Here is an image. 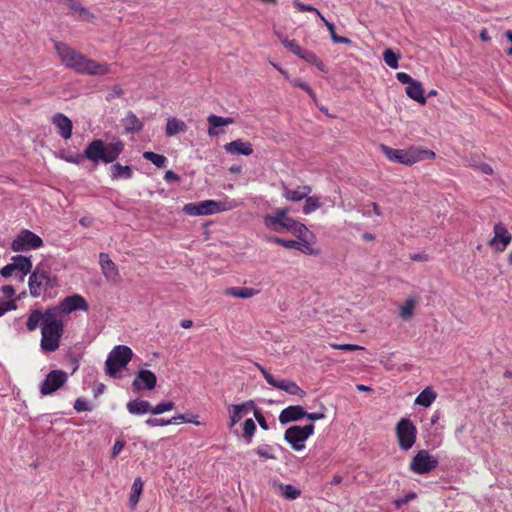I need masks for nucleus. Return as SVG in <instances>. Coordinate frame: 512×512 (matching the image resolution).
Instances as JSON below:
<instances>
[{
	"label": "nucleus",
	"instance_id": "1",
	"mask_svg": "<svg viewBox=\"0 0 512 512\" xmlns=\"http://www.w3.org/2000/svg\"><path fill=\"white\" fill-rule=\"evenodd\" d=\"M41 327L40 347L44 352H54L60 346L61 338L65 331L64 320L59 312L48 307L44 312L40 309L30 311L26 328L28 331H35Z\"/></svg>",
	"mask_w": 512,
	"mask_h": 512
},
{
	"label": "nucleus",
	"instance_id": "2",
	"mask_svg": "<svg viewBox=\"0 0 512 512\" xmlns=\"http://www.w3.org/2000/svg\"><path fill=\"white\" fill-rule=\"evenodd\" d=\"M124 146L120 139H113L111 142L94 139L86 146L83 153H68L62 150L60 158L73 164H80L83 159L91 161L95 166L100 163L110 164L119 158Z\"/></svg>",
	"mask_w": 512,
	"mask_h": 512
},
{
	"label": "nucleus",
	"instance_id": "3",
	"mask_svg": "<svg viewBox=\"0 0 512 512\" xmlns=\"http://www.w3.org/2000/svg\"><path fill=\"white\" fill-rule=\"evenodd\" d=\"M54 47L61 63L79 74L104 76L112 73L110 64L90 59L64 42L55 41Z\"/></svg>",
	"mask_w": 512,
	"mask_h": 512
},
{
	"label": "nucleus",
	"instance_id": "4",
	"mask_svg": "<svg viewBox=\"0 0 512 512\" xmlns=\"http://www.w3.org/2000/svg\"><path fill=\"white\" fill-rule=\"evenodd\" d=\"M379 150L389 161L405 166H412L423 160H433L436 156L434 151L414 145L407 149H395L381 143Z\"/></svg>",
	"mask_w": 512,
	"mask_h": 512
},
{
	"label": "nucleus",
	"instance_id": "5",
	"mask_svg": "<svg viewBox=\"0 0 512 512\" xmlns=\"http://www.w3.org/2000/svg\"><path fill=\"white\" fill-rule=\"evenodd\" d=\"M56 285L57 277L51 275L49 269L41 263L36 265L28 279L29 292L34 298L40 297L49 288H54Z\"/></svg>",
	"mask_w": 512,
	"mask_h": 512
},
{
	"label": "nucleus",
	"instance_id": "6",
	"mask_svg": "<svg viewBox=\"0 0 512 512\" xmlns=\"http://www.w3.org/2000/svg\"><path fill=\"white\" fill-rule=\"evenodd\" d=\"M133 357V351L126 345H116L105 361V373L110 377H117Z\"/></svg>",
	"mask_w": 512,
	"mask_h": 512
},
{
	"label": "nucleus",
	"instance_id": "7",
	"mask_svg": "<svg viewBox=\"0 0 512 512\" xmlns=\"http://www.w3.org/2000/svg\"><path fill=\"white\" fill-rule=\"evenodd\" d=\"M314 430L315 426L312 423L304 426L293 425L285 430L283 438L294 451H302L306 440L314 434Z\"/></svg>",
	"mask_w": 512,
	"mask_h": 512
},
{
	"label": "nucleus",
	"instance_id": "8",
	"mask_svg": "<svg viewBox=\"0 0 512 512\" xmlns=\"http://www.w3.org/2000/svg\"><path fill=\"white\" fill-rule=\"evenodd\" d=\"M230 208L231 206L227 202L209 199L196 203H187L183 207V212L190 216H207L226 211Z\"/></svg>",
	"mask_w": 512,
	"mask_h": 512
},
{
	"label": "nucleus",
	"instance_id": "9",
	"mask_svg": "<svg viewBox=\"0 0 512 512\" xmlns=\"http://www.w3.org/2000/svg\"><path fill=\"white\" fill-rule=\"evenodd\" d=\"M399 447L407 451L413 447L417 439V428L410 418H401L395 427Z\"/></svg>",
	"mask_w": 512,
	"mask_h": 512
},
{
	"label": "nucleus",
	"instance_id": "10",
	"mask_svg": "<svg viewBox=\"0 0 512 512\" xmlns=\"http://www.w3.org/2000/svg\"><path fill=\"white\" fill-rule=\"evenodd\" d=\"M68 381V374L64 370L55 369L48 372L39 385V392L42 396L53 394L62 388Z\"/></svg>",
	"mask_w": 512,
	"mask_h": 512
},
{
	"label": "nucleus",
	"instance_id": "11",
	"mask_svg": "<svg viewBox=\"0 0 512 512\" xmlns=\"http://www.w3.org/2000/svg\"><path fill=\"white\" fill-rule=\"evenodd\" d=\"M439 464L437 457L428 450H419L410 462L409 469L419 475H425L434 470Z\"/></svg>",
	"mask_w": 512,
	"mask_h": 512
},
{
	"label": "nucleus",
	"instance_id": "12",
	"mask_svg": "<svg viewBox=\"0 0 512 512\" xmlns=\"http://www.w3.org/2000/svg\"><path fill=\"white\" fill-rule=\"evenodd\" d=\"M43 240L40 236L28 229H22L13 239L11 249L13 251L35 250L43 246Z\"/></svg>",
	"mask_w": 512,
	"mask_h": 512
},
{
	"label": "nucleus",
	"instance_id": "13",
	"mask_svg": "<svg viewBox=\"0 0 512 512\" xmlns=\"http://www.w3.org/2000/svg\"><path fill=\"white\" fill-rule=\"evenodd\" d=\"M59 312L62 318L74 311H88L89 305L85 298L80 294H73L62 299L58 305L49 306Z\"/></svg>",
	"mask_w": 512,
	"mask_h": 512
},
{
	"label": "nucleus",
	"instance_id": "14",
	"mask_svg": "<svg viewBox=\"0 0 512 512\" xmlns=\"http://www.w3.org/2000/svg\"><path fill=\"white\" fill-rule=\"evenodd\" d=\"M263 222L270 230L282 233L288 231L291 224H295V219L285 215L284 211H275L274 214H267L263 217Z\"/></svg>",
	"mask_w": 512,
	"mask_h": 512
},
{
	"label": "nucleus",
	"instance_id": "15",
	"mask_svg": "<svg viewBox=\"0 0 512 512\" xmlns=\"http://www.w3.org/2000/svg\"><path fill=\"white\" fill-rule=\"evenodd\" d=\"M157 385L156 374L148 369H140L136 372L132 382V389L136 392L153 390Z\"/></svg>",
	"mask_w": 512,
	"mask_h": 512
},
{
	"label": "nucleus",
	"instance_id": "16",
	"mask_svg": "<svg viewBox=\"0 0 512 512\" xmlns=\"http://www.w3.org/2000/svg\"><path fill=\"white\" fill-rule=\"evenodd\" d=\"M494 237L489 240L488 245L496 251L503 252L512 241V235L502 222H498L493 228Z\"/></svg>",
	"mask_w": 512,
	"mask_h": 512
},
{
	"label": "nucleus",
	"instance_id": "17",
	"mask_svg": "<svg viewBox=\"0 0 512 512\" xmlns=\"http://www.w3.org/2000/svg\"><path fill=\"white\" fill-rule=\"evenodd\" d=\"M305 415L306 410L301 405H290L280 412L278 420L281 425H287L303 419Z\"/></svg>",
	"mask_w": 512,
	"mask_h": 512
},
{
	"label": "nucleus",
	"instance_id": "18",
	"mask_svg": "<svg viewBox=\"0 0 512 512\" xmlns=\"http://www.w3.org/2000/svg\"><path fill=\"white\" fill-rule=\"evenodd\" d=\"M255 408V402L253 400H248L242 404H232L228 407L229 412V427L235 426L244 414L248 413V411Z\"/></svg>",
	"mask_w": 512,
	"mask_h": 512
},
{
	"label": "nucleus",
	"instance_id": "19",
	"mask_svg": "<svg viewBox=\"0 0 512 512\" xmlns=\"http://www.w3.org/2000/svg\"><path fill=\"white\" fill-rule=\"evenodd\" d=\"M224 149L227 153L232 155H245L249 156L253 153V148L251 143L244 142L241 139H237L234 141H231L229 143H226L224 145Z\"/></svg>",
	"mask_w": 512,
	"mask_h": 512
},
{
	"label": "nucleus",
	"instance_id": "20",
	"mask_svg": "<svg viewBox=\"0 0 512 512\" xmlns=\"http://www.w3.org/2000/svg\"><path fill=\"white\" fill-rule=\"evenodd\" d=\"M312 191L311 186L303 185L298 186L296 189L292 190L288 187H283V196L289 201L299 202L305 199Z\"/></svg>",
	"mask_w": 512,
	"mask_h": 512
},
{
	"label": "nucleus",
	"instance_id": "21",
	"mask_svg": "<svg viewBox=\"0 0 512 512\" xmlns=\"http://www.w3.org/2000/svg\"><path fill=\"white\" fill-rule=\"evenodd\" d=\"M12 262L15 268V271H19L21 273L20 280L23 281L24 277L27 274H31L32 270V261L31 257L24 256V255H15L12 257Z\"/></svg>",
	"mask_w": 512,
	"mask_h": 512
},
{
	"label": "nucleus",
	"instance_id": "22",
	"mask_svg": "<svg viewBox=\"0 0 512 512\" xmlns=\"http://www.w3.org/2000/svg\"><path fill=\"white\" fill-rule=\"evenodd\" d=\"M110 177L112 180H118V179H131L134 174L133 166L131 165H122L118 162L114 163L112 162V166L110 168Z\"/></svg>",
	"mask_w": 512,
	"mask_h": 512
},
{
	"label": "nucleus",
	"instance_id": "23",
	"mask_svg": "<svg viewBox=\"0 0 512 512\" xmlns=\"http://www.w3.org/2000/svg\"><path fill=\"white\" fill-rule=\"evenodd\" d=\"M99 263L104 276L107 279H114L118 276V269L107 253H100Z\"/></svg>",
	"mask_w": 512,
	"mask_h": 512
},
{
	"label": "nucleus",
	"instance_id": "24",
	"mask_svg": "<svg viewBox=\"0 0 512 512\" xmlns=\"http://www.w3.org/2000/svg\"><path fill=\"white\" fill-rule=\"evenodd\" d=\"M126 408L130 414L143 415L151 412L152 406L147 400H131L127 403Z\"/></svg>",
	"mask_w": 512,
	"mask_h": 512
},
{
	"label": "nucleus",
	"instance_id": "25",
	"mask_svg": "<svg viewBox=\"0 0 512 512\" xmlns=\"http://www.w3.org/2000/svg\"><path fill=\"white\" fill-rule=\"evenodd\" d=\"M274 486L278 488L280 494L287 500H295L301 495V490L292 484L274 481Z\"/></svg>",
	"mask_w": 512,
	"mask_h": 512
},
{
	"label": "nucleus",
	"instance_id": "26",
	"mask_svg": "<svg viewBox=\"0 0 512 512\" xmlns=\"http://www.w3.org/2000/svg\"><path fill=\"white\" fill-rule=\"evenodd\" d=\"M437 397V393L430 387L424 388L415 399V405L428 408L434 402Z\"/></svg>",
	"mask_w": 512,
	"mask_h": 512
},
{
	"label": "nucleus",
	"instance_id": "27",
	"mask_svg": "<svg viewBox=\"0 0 512 512\" xmlns=\"http://www.w3.org/2000/svg\"><path fill=\"white\" fill-rule=\"evenodd\" d=\"M406 94L413 100L419 102L420 104L426 103V98L424 96V89L422 84L415 80L412 84L406 87Z\"/></svg>",
	"mask_w": 512,
	"mask_h": 512
},
{
	"label": "nucleus",
	"instance_id": "28",
	"mask_svg": "<svg viewBox=\"0 0 512 512\" xmlns=\"http://www.w3.org/2000/svg\"><path fill=\"white\" fill-rule=\"evenodd\" d=\"M143 491V482L140 477H137L131 487V493L129 497V507L134 510L139 502L140 496Z\"/></svg>",
	"mask_w": 512,
	"mask_h": 512
},
{
	"label": "nucleus",
	"instance_id": "29",
	"mask_svg": "<svg viewBox=\"0 0 512 512\" xmlns=\"http://www.w3.org/2000/svg\"><path fill=\"white\" fill-rule=\"evenodd\" d=\"M299 58L316 66L321 72H326V65L313 51L304 48Z\"/></svg>",
	"mask_w": 512,
	"mask_h": 512
},
{
	"label": "nucleus",
	"instance_id": "30",
	"mask_svg": "<svg viewBox=\"0 0 512 512\" xmlns=\"http://www.w3.org/2000/svg\"><path fill=\"white\" fill-rule=\"evenodd\" d=\"M258 293L254 288L248 287H231L226 290V294L240 298V299H248Z\"/></svg>",
	"mask_w": 512,
	"mask_h": 512
},
{
	"label": "nucleus",
	"instance_id": "31",
	"mask_svg": "<svg viewBox=\"0 0 512 512\" xmlns=\"http://www.w3.org/2000/svg\"><path fill=\"white\" fill-rule=\"evenodd\" d=\"M256 430L257 427L253 419L248 418L244 421L242 439L246 444L252 443Z\"/></svg>",
	"mask_w": 512,
	"mask_h": 512
},
{
	"label": "nucleus",
	"instance_id": "32",
	"mask_svg": "<svg viewBox=\"0 0 512 512\" xmlns=\"http://www.w3.org/2000/svg\"><path fill=\"white\" fill-rule=\"evenodd\" d=\"M142 156L144 159L151 161L157 168H165L168 163V160L164 155L153 151H145Z\"/></svg>",
	"mask_w": 512,
	"mask_h": 512
},
{
	"label": "nucleus",
	"instance_id": "33",
	"mask_svg": "<svg viewBox=\"0 0 512 512\" xmlns=\"http://www.w3.org/2000/svg\"><path fill=\"white\" fill-rule=\"evenodd\" d=\"M67 6L79 13V18L82 20H90L93 18V15L84 7H82L81 3L78 0H64Z\"/></svg>",
	"mask_w": 512,
	"mask_h": 512
},
{
	"label": "nucleus",
	"instance_id": "34",
	"mask_svg": "<svg viewBox=\"0 0 512 512\" xmlns=\"http://www.w3.org/2000/svg\"><path fill=\"white\" fill-rule=\"evenodd\" d=\"M235 120L232 117H221L216 115H210L208 117V128H220L223 126L235 124Z\"/></svg>",
	"mask_w": 512,
	"mask_h": 512
},
{
	"label": "nucleus",
	"instance_id": "35",
	"mask_svg": "<svg viewBox=\"0 0 512 512\" xmlns=\"http://www.w3.org/2000/svg\"><path fill=\"white\" fill-rule=\"evenodd\" d=\"M320 19L324 22L325 26L327 27V29L330 33L331 39L334 43H342V44H350L351 43V40L349 38L337 35L335 32V25L333 23L329 22L328 20H326L324 16H321Z\"/></svg>",
	"mask_w": 512,
	"mask_h": 512
},
{
	"label": "nucleus",
	"instance_id": "36",
	"mask_svg": "<svg viewBox=\"0 0 512 512\" xmlns=\"http://www.w3.org/2000/svg\"><path fill=\"white\" fill-rule=\"evenodd\" d=\"M282 45L288 49L291 53H293L294 55H296L297 57H299L302 53V51L304 50V48H302L296 40L292 39H288L286 37H282L280 35H278Z\"/></svg>",
	"mask_w": 512,
	"mask_h": 512
},
{
	"label": "nucleus",
	"instance_id": "37",
	"mask_svg": "<svg viewBox=\"0 0 512 512\" xmlns=\"http://www.w3.org/2000/svg\"><path fill=\"white\" fill-rule=\"evenodd\" d=\"M320 207H321V203H320L319 197L315 196V195L314 196L308 195L305 198V204L303 206V213L308 215Z\"/></svg>",
	"mask_w": 512,
	"mask_h": 512
},
{
	"label": "nucleus",
	"instance_id": "38",
	"mask_svg": "<svg viewBox=\"0 0 512 512\" xmlns=\"http://www.w3.org/2000/svg\"><path fill=\"white\" fill-rule=\"evenodd\" d=\"M267 240L271 243L281 245L287 249H295L296 250V248H298V245H299V241L291 240V239L287 240V239H283V238H280L277 236H270L267 238Z\"/></svg>",
	"mask_w": 512,
	"mask_h": 512
},
{
	"label": "nucleus",
	"instance_id": "39",
	"mask_svg": "<svg viewBox=\"0 0 512 512\" xmlns=\"http://www.w3.org/2000/svg\"><path fill=\"white\" fill-rule=\"evenodd\" d=\"M263 460L272 459L275 460L276 456L272 453V446L269 444H263L253 450Z\"/></svg>",
	"mask_w": 512,
	"mask_h": 512
},
{
	"label": "nucleus",
	"instance_id": "40",
	"mask_svg": "<svg viewBox=\"0 0 512 512\" xmlns=\"http://www.w3.org/2000/svg\"><path fill=\"white\" fill-rule=\"evenodd\" d=\"M400 56L396 54L392 49H386L383 52V59L385 63L392 69L398 68V61Z\"/></svg>",
	"mask_w": 512,
	"mask_h": 512
},
{
	"label": "nucleus",
	"instance_id": "41",
	"mask_svg": "<svg viewBox=\"0 0 512 512\" xmlns=\"http://www.w3.org/2000/svg\"><path fill=\"white\" fill-rule=\"evenodd\" d=\"M296 238H298L299 242H306V241H315V235L312 231H310L305 224H301L298 226V231Z\"/></svg>",
	"mask_w": 512,
	"mask_h": 512
},
{
	"label": "nucleus",
	"instance_id": "42",
	"mask_svg": "<svg viewBox=\"0 0 512 512\" xmlns=\"http://www.w3.org/2000/svg\"><path fill=\"white\" fill-rule=\"evenodd\" d=\"M416 303L417 302L414 298L407 299L405 304L401 307L400 316L405 320L410 319L413 315Z\"/></svg>",
	"mask_w": 512,
	"mask_h": 512
},
{
	"label": "nucleus",
	"instance_id": "43",
	"mask_svg": "<svg viewBox=\"0 0 512 512\" xmlns=\"http://www.w3.org/2000/svg\"><path fill=\"white\" fill-rule=\"evenodd\" d=\"M52 124L56 128H73L72 121L62 113H57L53 116Z\"/></svg>",
	"mask_w": 512,
	"mask_h": 512
},
{
	"label": "nucleus",
	"instance_id": "44",
	"mask_svg": "<svg viewBox=\"0 0 512 512\" xmlns=\"http://www.w3.org/2000/svg\"><path fill=\"white\" fill-rule=\"evenodd\" d=\"M124 128H142L143 124L132 112H128L123 119Z\"/></svg>",
	"mask_w": 512,
	"mask_h": 512
},
{
	"label": "nucleus",
	"instance_id": "45",
	"mask_svg": "<svg viewBox=\"0 0 512 512\" xmlns=\"http://www.w3.org/2000/svg\"><path fill=\"white\" fill-rule=\"evenodd\" d=\"M175 403L173 401H162L156 406L152 407L151 413L154 415H160L164 412L171 411L174 409Z\"/></svg>",
	"mask_w": 512,
	"mask_h": 512
},
{
	"label": "nucleus",
	"instance_id": "46",
	"mask_svg": "<svg viewBox=\"0 0 512 512\" xmlns=\"http://www.w3.org/2000/svg\"><path fill=\"white\" fill-rule=\"evenodd\" d=\"M313 243H315V241L299 242L298 248H296V250L306 255L317 256L319 255L320 251L319 249L312 247Z\"/></svg>",
	"mask_w": 512,
	"mask_h": 512
},
{
	"label": "nucleus",
	"instance_id": "47",
	"mask_svg": "<svg viewBox=\"0 0 512 512\" xmlns=\"http://www.w3.org/2000/svg\"><path fill=\"white\" fill-rule=\"evenodd\" d=\"M146 425L150 426V427H156V426H168V425H171V424H175L177 423L176 422V418H170V419H163V418H148L146 421H145Z\"/></svg>",
	"mask_w": 512,
	"mask_h": 512
},
{
	"label": "nucleus",
	"instance_id": "48",
	"mask_svg": "<svg viewBox=\"0 0 512 512\" xmlns=\"http://www.w3.org/2000/svg\"><path fill=\"white\" fill-rule=\"evenodd\" d=\"M285 392L290 394V395H297V396H299L301 398L306 396V392L302 388H300L297 385V383L295 381H293V380L289 381Z\"/></svg>",
	"mask_w": 512,
	"mask_h": 512
},
{
	"label": "nucleus",
	"instance_id": "49",
	"mask_svg": "<svg viewBox=\"0 0 512 512\" xmlns=\"http://www.w3.org/2000/svg\"><path fill=\"white\" fill-rule=\"evenodd\" d=\"M320 411L319 412H307L304 418H307L310 421H318L325 418L326 407L323 403L319 404Z\"/></svg>",
	"mask_w": 512,
	"mask_h": 512
},
{
	"label": "nucleus",
	"instance_id": "50",
	"mask_svg": "<svg viewBox=\"0 0 512 512\" xmlns=\"http://www.w3.org/2000/svg\"><path fill=\"white\" fill-rule=\"evenodd\" d=\"M417 498V494L415 492H410L403 497H399L393 501V504L396 509H400L403 505L407 504L411 500Z\"/></svg>",
	"mask_w": 512,
	"mask_h": 512
},
{
	"label": "nucleus",
	"instance_id": "51",
	"mask_svg": "<svg viewBox=\"0 0 512 512\" xmlns=\"http://www.w3.org/2000/svg\"><path fill=\"white\" fill-rule=\"evenodd\" d=\"M253 412H254V417H255V420L257 421V423L259 424V426L263 429V430H268L269 429V425L262 413V411L257 408L255 406V408L252 409Z\"/></svg>",
	"mask_w": 512,
	"mask_h": 512
},
{
	"label": "nucleus",
	"instance_id": "52",
	"mask_svg": "<svg viewBox=\"0 0 512 512\" xmlns=\"http://www.w3.org/2000/svg\"><path fill=\"white\" fill-rule=\"evenodd\" d=\"M173 418H176V421L181 420L184 423H192L197 426L201 424L199 421L196 420L197 415H194L192 413L178 414L176 416H173Z\"/></svg>",
	"mask_w": 512,
	"mask_h": 512
},
{
	"label": "nucleus",
	"instance_id": "53",
	"mask_svg": "<svg viewBox=\"0 0 512 512\" xmlns=\"http://www.w3.org/2000/svg\"><path fill=\"white\" fill-rule=\"evenodd\" d=\"M290 84L293 87H299L302 90L306 91L311 97H315V93L311 89V87L307 83L301 81L300 79H292V80H290Z\"/></svg>",
	"mask_w": 512,
	"mask_h": 512
},
{
	"label": "nucleus",
	"instance_id": "54",
	"mask_svg": "<svg viewBox=\"0 0 512 512\" xmlns=\"http://www.w3.org/2000/svg\"><path fill=\"white\" fill-rule=\"evenodd\" d=\"M124 94L123 89L120 85H114L106 96L107 101H112L116 98H120Z\"/></svg>",
	"mask_w": 512,
	"mask_h": 512
},
{
	"label": "nucleus",
	"instance_id": "55",
	"mask_svg": "<svg viewBox=\"0 0 512 512\" xmlns=\"http://www.w3.org/2000/svg\"><path fill=\"white\" fill-rule=\"evenodd\" d=\"M74 409L77 412H84V411L92 410V408L88 405L87 401L81 397H79L75 400Z\"/></svg>",
	"mask_w": 512,
	"mask_h": 512
},
{
	"label": "nucleus",
	"instance_id": "56",
	"mask_svg": "<svg viewBox=\"0 0 512 512\" xmlns=\"http://www.w3.org/2000/svg\"><path fill=\"white\" fill-rule=\"evenodd\" d=\"M331 346L333 348H335V349L345 350V351H356V350H363L364 349V347H362L360 345L350 344V343H346V344H332Z\"/></svg>",
	"mask_w": 512,
	"mask_h": 512
},
{
	"label": "nucleus",
	"instance_id": "57",
	"mask_svg": "<svg viewBox=\"0 0 512 512\" xmlns=\"http://www.w3.org/2000/svg\"><path fill=\"white\" fill-rule=\"evenodd\" d=\"M471 167H473L474 169L480 171L481 173L483 174H486V175H492L493 174V169L492 167L485 163V162H479L478 164H471Z\"/></svg>",
	"mask_w": 512,
	"mask_h": 512
},
{
	"label": "nucleus",
	"instance_id": "58",
	"mask_svg": "<svg viewBox=\"0 0 512 512\" xmlns=\"http://www.w3.org/2000/svg\"><path fill=\"white\" fill-rule=\"evenodd\" d=\"M295 6L298 8L301 12H314L316 13L320 18L323 16L315 7L309 4H304L302 2H296Z\"/></svg>",
	"mask_w": 512,
	"mask_h": 512
},
{
	"label": "nucleus",
	"instance_id": "59",
	"mask_svg": "<svg viewBox=\"0 0 512 512\" xmlns=\"http://www.w3.org/2000/svg\"><path fill=\"white\" fill-rule=\"evenodd\" d=\"M289 381H290V379H276L274 377V379L272 380V382L269 385H271L274 388L285 391Z\"/></svg>",
	"mask_w": 512,
	"mask_h": 512
},
{
	"label": "nucleus",
	"instance_id": "60",
	"mask_svg": "<svg viewBox=\"0 0 512 512\" xmlns=\"http://www.w3.org/2000/svg\"><path fill=\"white\" fill-rule=\"evenodd\" d=\"M2 304L4 307L5 314L9 311H14L17 309V299L10 298L7 300H2Z\"/></svg>",
	"mask_w": 512,
	"mask_h": 512
},
{
	"label": "nucleus",
	"instance_id": "61",
	"mask_svg": "<svg viewBox=\"0 0 512 512\" xmlns=\"http://www.w3.org/2000/svg\"><path fill=\"white\" fill-rule=\"evenodd\" d=\"M396 78L399 82H401L402 84H406L407 86H409L415 81V79H413L409 74L405 72H398L396 74Z\"/></svg>",
	"mask_w": 512,
	"mask_h": 512
},
{
	"label": "nucleus",
	"instance_id": "62",
	"mask_svg": "<svg viewBox=\"0 0 512 512\" xmlns=\"http://www.w3.org/2000/svg\"><path fill=\"white\" fill-rule=\"evenodd\" d=\"M125 444L126 443L124 440H119V439L116 440L112 447L111 457L115 458L121 452V450L124 448Z\"/></svg>",
	"mask_w": 512,
	"mask_h": 512
},
{
	"label": "nucleus",
	"instance_id": "63",
	"mask_svg": "<svg viewBox=\"0 0 512 512\" xmlns=\"http://www.w3.org/2000/svg\"><path fill=\"white\" fill-rule=\"evenodd\" d=\"M14 271H15V268H14V265L12 262V263H9V264L3 266L0 269V275L4 278H9L10 276H12Z\"/></svg>",
	"mask_w": 512,
	"mask_h": 512
},
{
	"label": "nucleus",
	"instance_id": "64",
	"mask_svg": "<svg viewBox=\"0 0 512 512\" xmlns=\"http://www.w3.org/2000/svg\"><path fill=\"white\" fill-rule=\"evenodd\" d=\"M0 290L6 299H10L15 295V289L12 285H3Z\"/></svg>",
	"mask_w": 512,
	"mask_h": 512
}]
</instances>
